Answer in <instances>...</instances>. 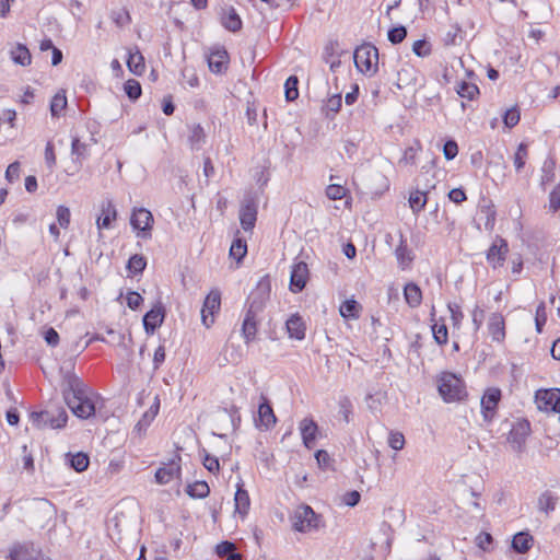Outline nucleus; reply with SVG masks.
I'll return each mask as SVG.
<instances>
[{"label":"nucleus","instance_id":"obj_1","mask_svg":"<svg viewBox=\"0 0 560 560\" xmlns=\"http://www.w3.org/2000/svg\"><path fill=\"white\" fill-rule=\"evenodd\" d=\"M62 396L70 410L78 418L88 419L95 415L93 392L75 374H68L62 384Z\"/></svg>","mask_w":560,"mask_h":560},{"label":"nucleus","instance_id":"obj_2","mask_svg":"<svg viewBox=\"0 0 560 560\" xmlns=\"http://www.w3.org/2000/svg\"><path fill=\"white\" fill-rule=\"evenodd\" d=\"M270 290V281L266 278L259 281L255 290H253L248 296L247 308L245 311L241 329L242 337L246 345H249L257 339L260 325V313L269 299Z\"/></svg>","mask_w":560,"mask_h":560},{"label":"nucleus","instance_id":"obj_3","mask_svg":"<svg viewBox=\"0 0 560 560\" xmlns=\"http://www.w3.org/2000/svg\"><path fill=\"white\" fill-rule=\"evenodd\" d=\"M438 390L445 402H463L468 398L465 381L452 372H442L436 377Z\"/></svg>","mask_w":560,"mask_h":560},{"label":"nucleus","instance_id":"obj_4","mask_svg":"<svg viewBox=\"0 0 560 560\" xmlns=\"http://www.w3.org/2000/svg\"><path fill=\"white\" fill-rule=\"evenodd\" d=\"M353 59L357 69L365 75H373L378 70V49L370 43L359 46Z\"/></svg>","mask_w":560,"mask_h":560},{"label":"nucleus","instance_id":"obj_5","mask_svg":"<svg viewBox=\"0 0 560 560\" xmlns=\"http://www.w3.org/2000/svg\"><path fill=\"white\" fill-rule=\"evenodd\" d=\"M32 422L40 429H62L67 425L68 415L65 408L47 409L31 413Z\"/></svg>","mask_w":560,"mask_h":560},{"label":"nucleus","instance_id":"obj_6","mask_svg":"<svg viewBox=\"0 0 560 560\" xmlns=\"http://www.w3.org/2000/svg\"><path fill=\"white\" fill-rule=\"evenodd\" d=\"M222 294L217 288L210 290L205 298L201 308V323L206 328H210L221 311Z\"/></svg>","mask_w":560,"mask_h":560},{"label":"nucleus","instance_id":"obj_7","mask_svg":"<svg viewBox=\"0 0 560 560\" xmlns=\"http://www.w3.org/2000/svg\"><path fill=\"white\" fill-rule=\"evenodd\" d=\"M530 432V422L524 418L517 419L508 434V443L511 448L516 453H522Z\"/></svg>","mask_w":560,"mask_h":560},{"label":"nucleus","instance_id":"obj_8","mask_svg":"<svg viewBox=\"0 0 560 560\" xmlns=\"http://www.w3.org/2000/svg\"><path fill=\"white\" fill-rule=\"evenodd\" d=\"M319 515L308 505H301L293 516V528L301 533H308L319 527Z\"/></svg>","mask_w":560,"mask_h":560},{"label":"nucleus","instance_id":"obj_9","mask_svg":"<svg viewBox=\"0 0 560 560\" xmlns=\"http://www.w3.org/2000/svg\"><path fill=\"white\" fill-rule=\"evenodd\" d=\"M502 399V390L499 387H488L481 397V415L486 422H492L498 413Z\"/></svg>","mask_w":560,"mask_h":560},{"label":"nucleus","instance_id":"obj_10","mask_svg":"<svg viewBox=\"0 0 560 560\" xmlns=\"http://www.w3.org/2000/svg\"><path fill=\"white\" fill-rule=\"evenodd\" d=\"M510 248L508 241L500 235H497L487 250L486 258L492 269H498L504 266Z\"/></svg>","mask_w":560,"mask_h":560},{"label":"nucleus","instance_id":"obj_11","mask_svg":"<svg viewBox=\"0 0 560 560\" xmlns=\"http://www.w3.org/2000/svg\"><path fill=\"white\" fill-rule=\"evenodd\" d=\"M10 560H45L39 548L32 541L14 542L9 549Z\"/></svg>","mask_w":560,"mask_h":560},{"label":"nucleus","instance_id":"obj_12","mask_svg":"<svg viewBox=\"0 0 560 560\" xmlns=\"http://www.w3.org/2000/svg\"><path fill=\"white\" fill-rule=\"evenodd\" d=\"M182 475V457L176 454L167 464L155 472V481L159 485H167Z\"/></svg>","mask_w":560,"mask_h":560},{"label":"nucleus","instance_id":"obj_13","mask_svg":"<svg viewBox=\"0 0 560 560\" xmlns=\"http://www.w3.org/2000/svg\"><path fill=\"white\" fill-rule=\"evenodd\" d=\"M535 401L539 410L558 412V406L560 405V389H539L536 392Z\"/></svg>","mask_w":560,"mask_h":560},{"label":"nucleus","instance_id":"obj_14","mask_svg":"<svg viewBox=\"0 0 560 560\" xmlns=\"http://www.w3.org/2000/svg\"><path fill=\"white\" fill-rule=\"evenodd\" d=\"M310 279V270L307 264L304 261L295 262L292 266L290 278V291L300 293L304 290Z\"/></svg>","mask_w":560,"mask_h":560},{"label":"nucleus","instance_id":"obj_15","mask_svg":"<svg viewBox=\"0 0 560 560\" xmlns=\"http://www.w3.org/2000/svg\"><path fill=\"white\" fill-rule=\"evenodd\" d=\"M153 221L152 213L145 208L135 209L130 218L132 228L141 232L143 237L151 235Z\"/></svg>","mask_w":560,"mask_h":560},{"label":"nucleus","instance_id":"obj_16","mask_svg":"<svg viewBox=\"0 0 560 560\" xmlns=\"http://www.w3.org/2000/svg\"><path fill=\"white\" fill-rule=\"evenodd\" d=\"M164 318L165 307L162 303H158L143 316V327L147 334H153L163 324Z\"/></svg>","mask_w":560,"mask_h":560},{"label":"nucleus","instance_id":"obj_17","mask_svg":"<svg viewBox=\"0 0 560 560\" xmlns=\"http://www.w3.org/2000/svg\"><path fill=\"white\" fill-rule=\"evenodd\" d=\"M300 431L304 446L307 450H313L319 432L317 423L313 418H304L300 422Z\"/></svg>","mask_w":560,"mask_h":560},{"label":"nucleus","instance_id":"obj_18","mask_svg":"<svg viewBox=\"0 0 560 560\" xmlns=\"http://www.w3.org/2000/svg\"><path fill=\"white\" fill-rule=\"evenodd\" d=\"M255 421L258 428H265L267 430L271 429L277 422L273 409L265 396L261 397V402L258 406V417Z\"/></svg>","mask_w":560,"mask_h":560},{"label":"nucleus","instance_id":"obj_19","mask_svg":"<svg viewBox=\"0 0 560 560\" xmlns=\"http://www.w3.org/2000/svg\"><path fill=\"white\" fill-rule=\"evenodd\" d=\"M488 331L492 340L495 342H503L506 336L505 331V318L499 313H492L488 320Z\"/></svg>","mask_w":560,"mask_h":560},{"label":"nucleus","instance_id":"obj_20","mask_svg":"<svg viewBox=\"0 0 560 560\" xmlns=\"http://www.w3.org/2000/svg\"><path fill=\"white\" fill-rule=\"evenodd\" d=\"M241 225L245 231H252L257 221V205L253 199L246 200L240 210Z\"/></svg>","mask_w":560,"mask_h":560},{"label":"nucleus","instance_id":"obj_21","mask_svg":"<svg viewBox=\"0 0 560 560\" xmlns=\"http://www.w3.org/2000/svg\"><path fill=\"white\" fill-rule=\"evenodd\" d=\"M230 57L224 48H214L208 55V65L212 72L223 73L228 69Z\"/></svg>","mask_w":560,"mask_h":560},{"label":"nucleus","instance_id":"obj_22","mask_svg":"<svg viewBox=\"0 0 560 560\" xmlns=\"http://www.w3.org/2000/svg\"><path fill=\"white\" fill-rule=\"evenodd\" d=\"M395 256L398 266L401 270H407L411 268L412 262L415 260V254L409 248L407 240L404 237L402 234L400 235L399 244L395 249Z\"/></svg>","mask_w":560,"mask_h":560},{"label":"nucleus","instance_id":"obj_23","mask_svg":"<svg viewBox=\"0 0 560 560\" xmlns=\"http://www.w3.org/2000/svg\"><path fill=\"white\" fill-rule=\"evenodd\" d=\"M285 329L290 338L303 340L306 335V324L299 313L289 317L285 322Z\"/></svg>","mask_w":560,"mask_h":560},{"label":"nucleus","instance_id":"obj_24","mask_svg":"<svg viewBox=\"0 0 560 560\" xmlns=\"http://www.w3.org/2000/svg\"><path fill=\"white\" fill-rule=\"evenodd\" d=\"M464 40V31L457 23L451 24L441 37V42L444 46H456L460 45Z\"/></svg>","mask_w":560,"mask_h":560},{"label":"nucleus","instance_id":"obj_25","mask_svg":"<svg viewBox=\"0 0 560 560\" xmlns=\"http://www.w3.org/2000/svg\"><path fill=\"white\" fill-rule=\"evenodd\" d=\"M101 215L97 218L96 224L100 230L108 229L113 221L117 218V211L110 200L102 203Z\"/></svg>","mask_w":560,"mask_h":560},{"label":"nucleus","instance_id":"obj_26","mask_svg":"<svg viewBox=\"0 0 560 560\" xmlns=\"http://www.w3.org/2000/svg\"><path fill=\"white\" fill-rule=\"evenodd\" d=\"M479 212L485 218V229L492 232L497 221V210L492 200H483V203L479 206Z\"/></svg>","mask_w":560,"mask_h":560},{"label":"nucleus","instance_id":"obj_27","mask_svg":"<svg viewBox=\"0 0 560 560\" xmlns=\"http://www.w3.org/2000/svg\"><path fill=\"white\" fill-rule=\"evenodd\" d=\"M234 501H235V511L238 514H241L242 517L246 516L249 511L250 499H249V494H248L247 490L244 489L243 483L237 485V490L235 492Z\"/></svg>","mask_w":560,"mask_h":560},{"label":"nucleus","instance_id":"obj_28","mask_svg":"<svg viewBox=\"0 0 560 560\" xmlns=\"http://www.w3.org/2000/svg\"><path fill=\"white\" fill-rule=\"evenodd\" d=\"M363 306L354 299L346 300L339 306L340 315L347 320L360 318Z\"/></svg>","mask_w":560,"mask_h":560},{"label":"nucleus","instance_id":"obj_29","mask_svg":"<svg viewBox=\"0 0 560 560\" xmlns=\"http://www.w3.org/2000/svg\"><path fill=\"white\" fill-rule=\"evenodd\" d=\"M404 298L410 307L417 308L422 303V291L418 284L409 282L404 288Z\"/></svg>","mask_w":560,"mask_h":560},{"label":"nucleus","instance_id":"obj_30","mask_svg":"<svg viewBox=\"0 0 560 560\" xmlns=\"http://www.w3.org/2000/svg\"><path fill=\"white\" fill-rule=\"evenodd\" d=\"M127 66L129 71L136 75H142L145 72L144 57L137 47L135 51L129 50Z\"/></svg>","mask_w":560,"mask_h":560},{"label":"nucleus","instance_id":"obj_31","mask_svg":"<svg viewBox=\"0 0 560 560\" xmlns=\"http://www.w3.org/2000/svg\"><path fill=\"white\" fill-rule=\"evenodd\" d=\"M221 23L228 31L233 33L238 32L243 25L240 15L232 7L223 11Z\"/></svg>","mask_w":560,"mask_h":560},{"label":"nucleus","instance_id":"obj_32","mask_svg":"<svg viewBox=\"0 0 560 560\" xmlns=\"http://www.w3.org/2000/svg\"><path fill=\"white\" fill-rule=\"evenodd\" d=\"M409 207L415 214L424 210L428 203V192L420 189L411 190L409 194Z\"/></svg>","mask_w":560,"mask_h":560},{"label":"nucleus","instance_id":"obj_33","mask_svg":"<svg viewBox=\"0 0 560 560\" xmlns=\"http://www.w3.org/2000/svg\"><path fill=\"white\" fill-rule=\"evenodd\" d=\"M456 92L462 98L468 101L477 100L480 94L478 85L468 81H460L456 86Z\"/></svg>","mask_w":560,"mask_h":560},{"label":"nucleus","instance_id":"obj_34","mask_svg":"<svg viewBox=\"0 0 560 560\" xmlns=\"http://www.w3.org/2000/svg\"><path fill=\"white\" fill-rule=\"evenodd\" d=\"M189 136L188 142L191 149H199L206 140V131L200 124H192L188 126Z\"/></svg>","mask_w":560,"mask_h":560},{"label":"nucleus","instance_id":"obj_35","mask_svg":"<svg viewBox=\"0 0 560 560\" xmlns=\"http://www.w3.org/2000/svg\"><path fill=\"white\" fill-rule=\"evenodd\" d=\"M12 60L23 67L30 66L32 62V55L28 48L23 44H18L10 52Z\"/></svg>","mask_w":560,"mask_h":560},{"label":"nucleus","instance_id":"obj_36","mask_svg":"<svg viewBox=\"0 0 560 560\" xmlns=\"http://www.w3.org/2000/svg\"><path fill=\"white\" fill-rule=\"evenodd\" d=\"M420 151H422V144L420 140L416 139L412 145L405 149L399 163L404 165H416Z\"/></svg>","mask_w":560,"mask_h":560},{"label":"nucleus","instance_id":"obj_37","mask_svg":"<svg viewBox=\"0 0 560 560\" xmlns=\"http://www.w3.org/2000/svg\"><path fill=\"white\" fill-rule=\"evenodd\" d=\"M533 537L527 533H518L512 540V548L518 553H526L533 546Z\"/></svg>","mask_w":560,"mask_h":560},{"label":"nucleus","instance_id":"obj_38","mask_svg":"<svg viewBox=\"0 0 560 560\" xmlns=\"http://www.w3.org/2000/svg\"><path fill=\"white\" fill-rule=\"evenodd\" d=\"M558 498L549 490L542 492L538 498V509L541 512L550 513L556 510Z\"/></svg>","mask_w":560,"mask_h":560},{"label":"nucleus","instance_id":"obj_39","mask_svg":"<svg viewBox=\"0 0 560 560\" xmlns=\"http://www.w3.org/2000/svg\"><path fill=\"white\" fill-rule=\"evenodd\" d=\"M147 267V259L143 255L135 254L132 255L127 262V271L129 276H137L142 273Z\"/></svg>","mask_w":560,"mask_h":560},{"label":"nucleus","instance_id":"obj_40","mask_svg":"<svg viewBox=\"0 0 560 560\" xmlns=\"http://www.w3.org/2000/svg\"><path fill=\"white\" fill-rule=\"evenodd\" d=\"M432 334L435 342L439 346H445L448 342V329L444 323V319L441 318L439 322H435L432 325Z\"/></svg>","mask_w":560,"mask_h":560},{"label":"nucleus","instance_id":"obj_41","mask_svg":"<svg viewBox=\"0 0 560 560\" xmlns=\"http://www.w3.org/2000/svg\"><path fill=\"white\" fill-rule=\"evenodd\" d=\"M186 492L191 498L203 499L209 495L210 487L206 481H195L187 486Z\"/></svg>","mask_w":560,"mask_h":560},{"label":"nucleus","instance_id":"obj_42","mask_svg":"<svg viewBox=\"0 0 560 560\" xmlns=\"http://www.w3.org/2000/svg\"><path fill=\"white\" fill-rule=\"evenodd\" d=\"M528 145L524 142L520 143L513 158L515 171L517 173L524 168L528 160Z\"/></svg>","mask_w":560,"mask_h":560},{"label":"nucleus","instance_id":"obj_43","mask_svg":"<svg viewBox=\"0 0 560 560\" xmlns=\"http://www.w3.org/2000/svg\"><path fill=\"white\" fill-rule=\"evenodd\" d=\"M247 254L246 241L236 236L230 247V256L237 261H241Z\"/></svg>","mask_w":560,"mask_h":560},{"label":"nucleus","instance_id":"obj_44","mask_svg":"<svg viewBox=\"0 0 560 560\" xmlns=\"http://www.w3.org/2000/svg\"><path fill=\"white\" fill-rule=\"evenodd\" d=\"M67 104L66 93L63 91L56 93L50 102L51 116L59 117L60 113L66 109Z\"/></svg>","mask_w":560,"mask_h":560},{"label":"nucleus","instance_id":"obj_45","mask_svg":"<svg viewBox=\"0 0 560 560\" xmlns=\"http://www.w3.org/2000/svg\"><path fill=\"white\" fill-rule=\"evenodd\" d=\"M89 465L90 457L85 453L79 452L77 454L71 455L70 457V466L78 472L85 471Z\"/></svg>","mask_w":560,"mask_h":560},{"label":"nucleus","instance_id":"obj_46","mask_svg":"<svg viewBox=\"0 0 560 560\" xmlns=\"http://www.w3.org/2000/svg\"><path fill=\"white\" fill-rule=\"evenodd\" d=\"M299 79L296 75H291L287 79L284 89H285V98L288 102H293L299 97Z\"/></svg>","mask_w":560,"mask_h":560},{"label":"nucleus","instance_id":"obj_47","mask_svg":"<svg viewBox=\"0 0 560 560\" xmlns=\"http://www.w3.org/2000/svg\"><path fill=\"white\" fill-rule=\"evenodd\" d=\"M71 153L75 156V161L84 160L88 156V144L74 137L71 143Z\"/></svg>","mask_w":560,"mask_h":560},{"label":"nucleus","instance_id":"obj_48","mask_svg":"<svg viewBox=\"0 0 560 560\" xmlns=\"http://www.w3.org/2000/svg\"><path fill=\"white\" fill-rule=\"evenodd\" d=\"M124 90L130 100H138L141 96V85L135 79H129L124 84Z\"/></svg>","mask_w":560,"mask_h":560},{"label":"nucleus","instance_id":"obj_49","mask_svg":"<svg viewBox=\"0 0 560 560\" xmlns=\"http://www.w3.org/2000/svg\"><path fill=\"white\" fill-rule=\"evenodd\" d=\"M112 20L118 27H124L131 23V16L126 8L112 12Z\"/></svg>","mask_w":560,"mask_h":560},{"label":"nucleus","instance_id":"obj_50","mask_svg":"<svg viewBox=\"0 0 560 560\" xmlns=\"http://www.w3.org/2000/svg\"><path fill=\"white\" fill-rule=\"evenodd\" d=\"M521 120V112L517 106H514L510 109H508L503 115V122L505 127L513 128L515 127Z\"/></svg>","mask_w":560,"mask_h":560},{"label":"nucleus","instance_id":"obj_51","mask_svg":"<svg viewBox=\"0 0 560 560\" xmlns=\"http://www.w3.org/2000/svg\"><path fill=\"white\" fill-rule=\"evenodd\" d=\"M447 308L451 313V320L454 328H459L464 319L462 307L457 303H448Z\"/></svg>","mask_w":560,"mask_h":560},{"label":"nucleus","instance_id":"obj_52","mask_svg":"<svg viewBox=\"0 0 560 560\" xmlns=\"http://www.w3.org/2000/svg\"><path fill=\"white\" fill-rule=\"evenodd\" d=\"M546 323H547L546 304H545V302H541L537 306L536 313H535V325H536V330L538 334L542 332L544 326L546 325Z\"/></svg>","mask_w":560,"mask_h":560},{"label":"nucleus","instance_id":"obj_53","mask_svg":"<svg viewBox=\"0 0 560 560\" xmlns=\"http://www.w3.org/2000/svg\"><path fill=\"white\" fill-rule=\"evenodd\" d=\"M405 435L399 431H390L388 435V445L395 451H401L405 447Z\"/></svg>","mask_w":560,"mask_h":560},{"label":"nucleus","instance_id":"obj_54","mask_svg":"<svg viewBox=\"0 0 560 560\" xmlns=\"http://www.w3.org/2000/svg\"><path fill=\"white\" fill-rule=\"evenodd\" d=\"M412 51L419 57H428L432 52V46L425 39H418L412 45Z\"/></svg>","mask_w":560,"mask_h":560},{"label":"nucleus","instance_id":"obj_55","mask_svg":"<svg viewBox=\"0 0 560 560\" xmlns=\"http://www.w3.org/2000/svg\"><path fill=\"white\" fill-rule=\"evenodd\" d=\"M549 211L556 213L560 210V182L553 187L549 194Z\"/></svg>","mask_w":560,"mask_h":560},{"label":"nucleus","instance_id":"obj_56","mask_svg":"<svg viewBox=\"0 0 560 560\" xmlns=\"http://www.w3.org/2000/svg\"><path fill=\"white\" fill-rule=\"evenodd\" d=\"M347 189L341 185L331 184L326 188V196L330 200H340L346 197Z\"/></svg>","mask_w":560,"mask_h":560},{"label":"nucleus","instance_id":"obj_57","mask_svg":"<svg viewBox=\"0 0 560 560\" xmlns=\"http://www.w3.org/2000/svg\"><path fill=\"white\" fill-rule=\"evenodd\" d=\"M57 220L61 228L67 229L70 224L71 213L68 207L59 206L57 208Z\"/></svg>","mask_w":560,"mask_h":560},{"label":"nucleus","instance_id":"obj_58","mask_svg":"<svg viewBox=\"0 0 560 560\" xmlns=\"http://www.w3.org/2000/svg\"><path fill=\"white\" fill-rule=\"evenodd\" d=\"M407 36V30L404 26H398L389 30L388 39L392 44L401 43Z\"/></svg>","mask_w":560,"mask_h":560},{"label":"nucleus","instance_id":"obj_59","mask_svg":"<svg viewBox=\"0 0 560 560\" xmlns=\"http://www.w3.org/2000/svg\"><path fill=\"white\" fill-rule=\"evenodd\" d=\"M342 106V98L340 94H335L330 96L325 104V108L327 112H331L332 114H337Z\"/></svg>","mask_w":560,"mask_h":560},{"label":"nucleus","instance_id":"obj_60","mask_svg":"<svg viewBox=\"0 0 560 560\" xmlns=\"http://www.w3.org/2000/svg\"><path fill=\"white\" fill-rule=\"evenodd\" d=\"M202 464L208 471H210L212 474H219L220 463H219L218 457L210 455V454H206L203 457Z\"/></svg>","mask_w":560,"mask_h":560},{"label":"nucleus","instance_id":"obj_61","mask_svg":"<svg viewBox=\"0 0 560 560\" xmlns=\"http://www.w3.org/2000/svg\"><path fill=\"white\" fill-rule=\"evenodd\" d=\"M443 153L446 160H453L458 154V144L455 140H447L443 147Z\"/></svg>","mask_w":560,"mask_h":560},{"label":"nucleus","instance_id":"obj_62","mask_svg":"<svg viewBox=\"0 0 560 560\" xmlns=\"http://www.w3.org/2000/svg\"><path fill=\"white\" fill-rule=\"evenodd\" d=\"M476 541H477V546L480 549H482L483 551H489L491 549L493 538H492L491 534L483 532L477 536Z\"/></svg>","mask_w":560,"mask_h":560},{"label":"nucleus","instance_id":"obj_63","mask_svg":"<svg viewBox=\"0 0 560 560\" xmlns=\"http://www.w3.org/2000/svg\"><path fill=\"white\" fill-rule=\"evenodd\" d=\"M126 302L128 307L131 310H137L143 303V298L138 292L130 291L126 296Z\"/></svg>","mask_w":560,"mask_h":560},{"label":"nucleus","instance_id":"obj_64","mask_svg":"<svg viewBox=\"0 0 560 560\" xmlns=\"http://www.w3.org/2000/svg\"><path fill=\"white\" fill-rule=\"evenodd\" d=\"M236 549L235 545L233 542H230V541H222L220 542L218 546H217V555L220 557V558H226L228 555H231L232 552H234Z\"/></svg>","mask_w":560,"mask_h":560}]
</instances>
